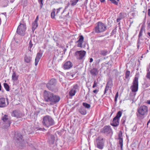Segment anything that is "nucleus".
Here are the masks:
<instances>
[{
	"mask_svg": "<svg viewBox=\"0 0 150 150\" xmlns=\"http://www.w3.org/2000/svg\"><path fill=\"white\" fill-rule=\"evenodd\" d=\"M43 97L45 101L51 102L50 105L57 103L60 99V98L58 96L54 95L52 93L46 90L44 91Z\"/></svg>",
	"mask_w": 150,
	"mask_h": 150,
	"instance_id": "f257e3e1",
	"label": "nucleus"
},
{
	"mask_svg": "<svg viewBox=\"0 0 150 150\" xmlns=\"http://www.w3.org/2000/svg\"><path fill=\"white\" fill-rule=\"evenodd\" d=\"M43 125L47 128L53 126L55 122L52 118L50 116L47 115L44 117L42 121Z\"/></svg>",
	"mask_w": 150,
	"mask_h": 150,
	"instance_id": "f03ea898",
	"label": "nucleus"
},
{
	"mask_svg": "<svg viewBox=\"0 0 150 150\" xmlns=\"http://www.w3.org/2000/svg\"><path fill=\"white\" fill-rule=\"evenodd\" d=\"M107 26L105 24L99 21L98 22L97 25L95 28L94 30L97 33H103L107 30Z\"/></svg>",
	"mask_w": 150,
	"mask_h": 150,
	"instance_id": "7ed1b4c3",
	"label": "nucleus"
},
{
	"mask_svg": "<svg viewBox=\"0 0 150 150\" xmlns=\"http://www.w3.org/2000/svg\"><path fill=\"white\" fill-rule=\"evenodd\" d=\"M26 25L24 23H20L19 25L18 26L17 31V33L21 36H23L25 34L26 30Z\"/></svg>",
	"mask_w": 150,
	"mask_h": 150,
	"instance_id": "20e7f679",
	"label": "nucleus"
},
{
	"mask_svg": "<svg viewBox=\"0 0 150 150\" xmlns=\"http://www.w3.org/2000/svg\"><path fill=\"white\" fill-rule=\"evenodd\" d=\"M86 54V52L84 50L77 51L75 52L74 56L78 60L83 61Z\"/></svg>",
	"mask_w": 150,
	"mask_h": 150,
	"instance_id": "39448f33",
	"label": "nucleus"
},
{
	"mask_svg": "<svg viewBox=\"0 0 150 150\" xmlns=\"http://www.w3.org/2000/svg\"><path fill=\"white\" fill-rule=\"evenodd\" d=\"M104 142L102 137H99L96 139L95 142V145L96 147L100 149H103L104 146Z\"/></svg>",
	"mask_w": 150,
	"mask_h": 150,
	"instance_id": "423d86ee",
	"label": "nucleus"
},
{
	"mask_svg": "<svg viewBox=\"0 0 150 150\" xmlns=\"http://www.w3.org/2000/svg\"><path fill=\"white\" fill-rule=\"evenodd\" d=\"M137 111L140 115H146L147 114L148 108L145 105H142L138 108Z\"/></svg>",
	"mask_w": 150,
	"mask_h": 150,
	"instance_id": "0eeeda50",
	"label": "nucleus"
},
{
	"mask_svg": "<svg viewBox=\"0 0 150 150\" xmlns=\"http://www.w3.org/2000/svg\"><path fill=\"white\" fill-rule=\"evenodd\" d=\"M138 78L137 77H135L134 79L132 85L131 87L132 92H135L138 91Z\"/></svg>",
	"mask_w": 150,
	"mask_h": 150,
	"instance_id": "6e6552de",
	"label": "nucleus"
},
{
	"mask_svg": "<svg viewBox=\"0 0 150 150\" xmlns=\"http://www.w3.org/2000/svg\"><path fill=\"white\" fill-rule=\"evenodd\" d=\"M102 132L106 135H111L112 134L113 132L112 129L110 126H105L101 130Z\"/></svg>",
	"mask_w": 150,
	"mask_h": 150,
	"instance_id": "1a4fd4ad",
	"label": "nucleus"
},
{
	"mask_svg": "<svg viewBox=\"0 0 150 150\" xmlns=\"http://www.w3.org/2000/svg\"><path fill=\"white\" fill-rule=\"evenodd\" d=\"M14 139L16 143L21 144L22 142H23V139L22 136L19 133H15Z\"/></svg>",
	"mask_w": 150,
	"mask_h": 150,
	"instance_id": "9d476101",
	"label": "nucleus"
},
{
	"mask_svg": "<svg viewBox=\"0 0 150 150\" xmlns=\"http://www.w3.org/2000/svg\"><path fill=\"white\" fill-rule=\"evenodd\" d=\"M2 120L6 124V127H5V128H6L10 126L11 122L10 119L8 118V115H4L2 117Z\"/></svg>",
	"mask_w": 150,
	"mask_h": 150,
	"instance_id": "9b49d317",
	"label": "nucleus"
},
{
	"mask_svg": "<svg viewBox=\"0 0 150 150\" xmlns=\"http://www.w3.org/2000/svg\"><path fill=\"white\" fill-rule=\"evenodd\" d=\"M9 104L8 100L7 98H0V108H4Z\"/></svg>",
	"mask_w": 150,
	"mask_h": 150,
	"instance_id": "f8f14e48",
	"label": "nucleus"
},
{
	"mask_svg": "<svg viewBox=\"0 0 150 150\" xmlns=\"http://www.w3.org/2000/svg\"><path fill=\"white\" fill-rule=\"evenodd\" d=\"M79 40L76 43H78L77 46L79 47H84L85 45H83L82 44L83 42L84 37L82 35H80L78 37Z\"/></svg>",
	"mask_w": 150,
	"mask_h": 150,
	"instance_id": "ddd939ff",
	"label": "nucleus"
},
{
	"mask_svg": "<svg viewBox=\"0 0 150 150\" xmlns=\"http://www.w3.org/2000/svg\"><path fill=\"white\" fill-rule=\"evenodd\" d=\"M78 90V85L77 84L74 85L69 92V95L71 96H74Z\"/></svg>",
	"mask_w": 150,
	"mask_h": 150,
	"instance_id": "4468645a",
	"label": "nucleus"
},
{
	"mask_svg": "<svg viewBox=\"0 0 150 150\" xmlns=\"http://www.w3.org/2000/svg\"><path fill=\"white\" fill-rule=\"evenodd\" d=\"M73 66L72 63L70 61L65 62L64 65V68L65 69H69L71 68Z\"/></svg>",
	"mask_w": 150,
	"mask_h": 150,
	"instance_id": "2eb2a0df",
	"label": "nucleus"
},
{
	"mask_svg": "<svg viewBox=\"0 0 150 150\" xmlns=\"http://www.w3.org/2000/svg\"><path fill=\"white\" fill-rule=\"evenodd\" d=\"M42 56V53H38L37 54L35 60V65L36 66L38 63L40 59Z\"/></svg>",
	"mask_w": 150,
	"mask_h": 150,
	"instance_id": "dca6fc26",
	"label": "nucleus"
},
{
	"mask_svg": "<svg viewBox=\"0 0 150 150\" xmlns=\"http://www.w3.org/2000/svg\"><path fill=\"white\" fill-rule=\"evenodd\" d=\"M12 71L13 74L12 76V80L13 82H15L18 80V75L16 72L14 70H13Z\"/></svg>",
	"mask_w": 150,
	"mask_h": 150,
	"instance_id": "f3484780",
	"label": "nucleus"
},
{
	"mask_svg": "<svg viewBox=\"0 0 150 150\" xmlns=\"http://www.w3.org/2000/svg\"><path fill=\"white\" fill-rule=\"evenodd\" d=\"M119 119L116 118V117H114L111 124L112 126L117 127L119 125Z\"/></svg>",
	"mask_w": 150,
	"mask_h": 150,
	"instance_id": "a211bd4d",
	"label": "nucleus"
},
{
	"mask_svg": "<svg viewBox=\"0 0 150 150\" xmlns=\"http://www.w3.org/2000/svg\"><path fill=\"white\" fill-rule=\"evenodd\" d=\"M12 116L17 118H20L21 116V114L20 111L17 110H15L13 111Z\"/></svg>",
	"mask_w": 150,
	"mask_h": 150,
	"instance_id": "6ab92c4d",
	"label": "nucleus"
},
{
	"mask_svg": "<svg viewBox=\"0 0 150 150\" xmlns=\"http://www.w3.org/2000/svg\"><path fill=\"white\" fill-rule=\"evenodd\" d=\"M122 134L121 133L119 134L118 135V139L119 140V144L120 146L121 147V149H122L123 146V139L122 137Z\"/></svg>",
	"mask_w": 150,
	"mask_h": 150,
	"instance_id": "aec40b11",
	"label": "nucleus"
},
{
	"mask_svg": "<svg viewBox=\"0 0 150 150\" xmlns=\"http://www.w3.org/2000/svg\"><path fill=\"white\" fill-rule=\"evenodd\" d=\"M80 113L82 115H84L86 114L87 112L85 108L81 106L79 109Z\"/></svg>",
	"mask_w": 150,
	"mask_h": 150,
	"instance_id": "412c9836",
	"label": "nucleus"
},
{
	"mask_svg": "<svg viewBox=\"0 0 150 150\" xmlns=\"http://www.w3.org/2000/svg\"><path fill=\"white\" fill-rule=\"evenodd\" d=\"M56 83V80L55 79H51L49 83H47V86L49 87L50 85H51L52 86H53L54 88L55 87V85Z\"/></svg>",
	"mask_w": 150,
	"mask_h": 150,
	"instance_id": "4be33fe9",
	"label": "nucleus"
},
{
	"mask_svg": "<svg viewBox=\"0 0 150 150\" xmlns=\"http://www.w3.org/2000/svg\"><path fill=\"white\" fill-rule=\"evenodd\" d=\"M90 72L92 75L96 76L98 73V69L96 68H93L90 70Z\"/></svg>",
	"mask_w": 150,
	"mask_h": 150,
	"instance_id": "5701e85b",
	"label": "nucleus"
},
{
	"mask_svg": "<svg viewBox=\"0 0 150 150\" xmlns=\"http://www.w3.org/2000/svg\"><path fill=\"white\" fill-rule=\"evenodd\" d=\"M38 25V23L37 22L34 21L33 22L32 25V30L34 32V30L37 28Z\"/></svg>",
	"mask_w": 150,
	"mask_h": 150,
	"instance_id": "b1692460",
	"label": "nucleus"
},
{
	"mask_svg": "<svg viewBox=\"0 0 150 150\" xmlns=\"http://www.w3.org/2000/svg\"><path fill=\"white\" fill-rule=\"evenodd\" d=\"M106 85L110 87V89H111L113 86L112 80L111 79H109L107 82Z\"/></svg>",
	"mask_w": 150,
	"mask_h": 150,
	"instance_id": "393cba45",
	"label": "nucleus"
},
{
	"mask_svg": "<svg viewBox=\"0 0 150 150\" xmlns=\"http://www.w3.org/2000/svg\"><path fill=\"white\" fill-rule=\"evenodd\" d=\"M31 59V57L29 56H28L27 55L25 56L24 57V60L25 62L28 63H29Z\"/></svg>",
	"mask_w": 150,
	"mask_h": 150,
	"instance_id": "a878e982",
	"label": "nucleus"
},
{
	"mask_svg": "<svg viewBox=\"0 0 150 150\" xmlns=\"http://www.w3.org/2000/svg\"><path fill=\"white\" fill-rule=\"evenodd\" d=\"M33 44L32 43L31 40H30L29 42L28 47V49L29 50V51L31 52V48L32 47H33Z\"/></svg>",
	"mask_w": 150,
	"mask_h": 150,
	"instance_id": "bb28decb",
	"label": "nucleus"
},
{
	"mask_svg": "<svg viewBox=\"0 0 150 150\" xmlns=\"http://www.w3.org/2000/svg\"><path fill=\"white\" fill-rule=\"evenodd\" d=\"M122 113V112L121 111H118L117 114L116 116L115 117H116V118L120 120V118L121 117Z\"/></svg>",
	"mask_w": 150,
	"mask_h": 150,
	"instance_id": "cd10ccee",
	"label": "nucleus"
},
{
	"mask_svg": "<svg viewBox=\"0 0 150 150\" xmlns=\"http://www.w3.org/2000/svg\"><path fill=\"white\" fill-rule=\"evenodd\" d=\"M79 0H71L70 2L71 3V5L72 6L75 5L78 2Z\"/></svg>",
	"mask_w": 150,
	"mask_h": 150,
	"instance_id": "c85d7f7f",
	"label": "nucleus"
},
{
	"mask_svg": "<svg viewBox=\"0 0 150 150\" xmlns=\"http://www.w3.org/2000/svg\"><path fill=\"white\" fill-rule=\"evenodd\" d=\"M4 88L7 91H9L10 90L9 87L8 85L6 83H4Z\"/></svg>",
	"mask_w": 150,
	"mask_h": 150,
	"instance_id": "c756f323",
	"label": "nucleus"
},
{
	"mask_svg": "<svg viewBox=\"0 0 150 150\" xmlns=\"http://www.w3.org/2000/svg\"><path fill=\"white\" fill-rule=\"evenodd\" d=\"M144 28L143 27H141L138 35L139 38H140L142 35L143 30Z\"/></svg>",
	"mask_w": 150,
	"mask_h": 150,
	"instance_id": "7c9ffc66",
	"label": "nucleus"
},
{
	"mask_svg": "<svg viewBox=\"0 0 150 150\" xmlns=\"http://www.w3.org/2000/svg\"><path fill=\"white\" fill-rule=\"evenodd\" d=\"M108 51L106 50H102L100 52V54L103 56H105L108 54Z\"/></svg>",
	"mask_w": 150,
	"mask_h": 150,
	"instance_id": "2f4dec72",
	"label": "nucleus"
},
{
	"mask_svg": "<svg viewBox=\"0 0 150 150\" xmlns=\"http://www.w3.org/2000/svg\"><path fill=\"white\" fill-rule=\"evenodd\" d=\"M82 104L86 108H89L91 107L90 105L87 103H83Z\"/></svg>",
	"mask_w": 150,
	"mask_h": 150,
	"instance_id": "473e14b6",
	"label": "nucleus"
},
{
	"mask_svg": "<svg viewBox=\"0 0 150 150\" xmlns=\"http://www.w3.org/2000/svg\"><path fill=\"white\" fill-rule=\"evenodd\" d=\"M130 72L129 71L127 70L126 71L125 73V78L128 79L129 78V76L130 75Z\"/></svg>",
	"mask_w": 150,
	"mask_h": 150,
	"instance_id": "72a5a7b5",
	"label": "nucleus"
},
{
	"mask_svg": "<svg viewBox=\"0 0 150 150\" xmlns=\"http://www.w3.org/2000/svg\"><path fill=\"white\" fill-rule=\"evenodd\" d=\"M47 87L49 90L52 91H53L54 87L53 86H52L51 85H50L49 86V87H48L47 83Z\"/></svg>",
	"mask_w": 150,
	"mask_h": 150,
	"instance_id": "f704fd0d",
	"label": "nucleus"
},
{
	"mask_svg": "<svg viewBox=\"0 0 150 150\" xmlns=\"http://www.w3.org/2000/svg\"><path fill=\"white\" fill-rule=\"evenodd\" d=\"M39 3L40 4V8L41 9L43 5V4L42 3L43 0H38Z\"/></svg>",
	"mask_w": 150,
	"mask_h": 150,
	"instance_id": "c9c22d12",
	"label": "nucleus"
},
{
	"mask_svg": "<svg viewBox=\"0 0 150 150\" xmlns=\"http://www.w3.org/2000/svg\"><path fill=\"white\" fill-rule=\"evenodd\" d=\"M126 120V117L124 116L122 117V119L121 120V122H122V124H124L125 122V121Z\"/></svg>",
	"mask_w": 150,
	"mask_h": 150,
	"instance_id": "e433bc0d",
	"label": "nucleus"
},
{
	"mask_svg": "<svg viewBox=\"0 0 150 150\" xmlns=\"http://www.w3.org/2000/svg\"><path fill=\"white\" fill-rule=\"evenodd\" d=\"M122 13H120V16H119L118 18L117 19V22H120V21L121 20L122 18V17L121 16L122 15Z\"/></svg>",
	"mask_w": 150,
	"mask_h": 150,
	"instance_id": "4c0bfd02",
	"label": "nucleus"
},
{
	"mask_svg": "<svg viewBox=\"0 0 150 150\" xmlns=\"http://www.w3.org/2000/svg\"><path fill=\"white\" fill-rule=\"evenodd\" d=\"M109 88H110V87H109V86H108L106 85V86L105 88V89L104 94H105L106 93L107 91H108L109 90Z\"/></svg>",
	"mask_w": 150,
	"mask_h": 150,
	"instance_id": "58836bf2",
	"label": "nucleus"
},
{
	"mask_svg": "<svg viewBox=\"0 0 150 150\" xmlns=\"http://www.w3.org/2000/svg\"><path fill=\"white\" fill-rule=\"evenodd\" d=\"M141 44V43L140 41V39L139 38L137 40V47L138 49H139Z\"/></svg>",
	"mask_w": 150,
	"mask_h": 150,
	"instance_id": "ea45409f",
	"label": "nucleus"
},
{
	"mask_svg": "<svg viewBox=\"0 0 150 150\" xmlns=\"http://www.w3.org/2000/svg\"><path fill=\"white\" fill-rule=\"evenodd\" d=\"M55 16V12L54 11H53L51 13V18H54Z\"/></svg>",
	"mask_w": 150,
	"mask_h": 150,
	"instance_id": "a19ab883",
	"label": "nucleus"
},
{
	"mask_svg": "<svg viewBox=\"0 0 150 150\" xmlns=\"http://www.w3.org/2000/svg\"><path fill=\"white\" fill-rule=\"evenodd\" d=\"M146 78L150 80V71L147 72L146 75Z\"/></svg>",
	"mask_w": 150,
	"mask_h": 150,
	"instance_id": "79ce46f5",
	"label": "nucleus"
},
{
	"mask_svg": "<svg viewBox=\"0 0 150 150\" xmlns=\"http://www.w3.org/2000/svg\"><path fill=\"white\" fill-rule=\"evenodd\" d=\"M97 86V83L96 82V81H94V83L92 86L93 88H94L95 87H96Z\"/></svg>",
	"mask_w": 150,
	"mask_h": 150,
	"instance_id": "37998d69",
	"label": "nucleus"
},
{
	"mask_svg": "<svg viewBox=\"0 0 150 150\" xmlns=\"http://www.w3.org/2000/svg\"><path fill=\"white\" fill-rule=\"evenodd\" d=\"M38 20H39V16H37L36 18L34 21L35 22L38 23Z\"/></svg>",
	"mask_w": 150,
	"mask_h": 150,
	"instance_id": "c03bdc74",
	"label": "nucleus"
},
{
	"mask_svg": "<svg viewBox=\"0 0 150 150\" xmlns=\"http://www.w3.org/2000/svg\"><path fill=\"white\" fill-rule=\"evenodd\" d=\"M98 92V90L97 89H95L93 91V93H96V94H97Z\"/></svg>",
	"mask_w": 150,
	"mask_h": 150,
	"instance_id": "a18cd8bd",
	"label": "nucleus"
},
{
	"mask_svg": "<svg viewBox=\"0 0 150 150\" xmlns=\"http://www.w3.org/2000/svg\"><path fill=\"white\" fill-rule=\"evenodd\" d=\"M62 8H59L57 9L56 14H57L59 12L60 9Z\"/></svg>",
	"mask_w": 150,
	"mask_h": 150,
	"instance_id": "49530a36",
	"label": "nucleus"
},
{
	"mask_svg": "<svg viewBox=\"0 0 150 150\" xmlns=\"http://www.w3.org/2000/svg\"><path fill=\"white\" fill-rule=\"evenodd\" d=\"M118 96V92H117L115 95V98L117 99Z\"/></svg>",
	"mask_w": 150,
	"mask_h": 150,
	"instance_id": "de8ad7c7",
	"label": "nucleus"
},
{
	"mask_svg": "<svg viewBox=\"0 0 150 150\" xmlns=\"http://www.w3.org/2000/svg\"><path fill=\"white\" fill-rule=\"evenodd\" d=\"M0 91H2V92H3V90H2V86L1 83H0Z\"/></svg>",
	"mask_w": 150,
	"mask_h": 150,
	"instance_id": "09e8293b",
	"label": "nucleus"
},
{
	"mask_svg": "<svg viewBox=\"0 0 150 150\" xmlns=\"http://www.w3.org/2000/svg\"><path fill=\"white\" fill-rule=\"evenodd\" d=\"M148 28L150 29V21L148 23Z\"/></svg>",
	"mask_w": 150,
	"mask_h": 150,
	"instance_id": "8fccbe9b",
	"label": "nucleus"
},
{
	"mask_svg": "<svg viewBox=\"0 0 150 150\" xmlns=\"http://www.w3.org/2000/svg\"><path fill=\"white\" fill-rule=\"evenodd\" d=\"M148 15L149 16H150V9L148 10Z\"/></svg>",
	"mask_w": 150,
	"mask_h": 150,
	"instance_id": "3c124183",
	"label": "nucleus"
},
{
	"mask_svg": "<svg viewBox=\"0 0 150 150\" xmlns=\"http://www.w3.org/2000/svg\"><path fill=\"white\" fill-rule=\"evenodd\" d=\"M93 61V59L92 58H91L90 59V61H89V62L90 63H91Z\"/></svg>",
	"mask_w": 150,
	"mask_h": 150,
	"instance_id": "603ef678",
	"label": "nucleus"
},
{
	"mask_svg": "<svg viewBox=\"0 0 150 150\" xmlns=\"http://www.w3.org/2000/svg\"><path fill=\"white\" fill-rule=\"evenodd\" d=\"M38 130H39L42 131V130H43V128H39L38 129Z\"/></svg>",
	"mask_w": 150,
	"mask_h": 150,
	"instance_id": "864d4df0",
	"label": "nucleus"
},
{
	"mask_svg": "<svg viewBox=\"0 0 150 150\" xmlns=\"http://www.w3.org/2000/svg\"><path fill=\"white\" fill-rule=\"evenodd\" d=\"M147 103L148 104H150V100H148L147 101Z\"/></svg>",
	"mask_w": 150,
	"mask_h": 150,
	"instance_id": "5fc2aeb1",
	"label": "nucleus"
},
{
	"mask_svg": "<svg viewBox=\"0 0 150 150\" xmlns=\"http://www.w3.org/2000/svg\"><path fill=\"white\" fill-rule=\"evenodd\" d=\"M100 1L102 3L104 2L105 1V0H100Z\"/></svg>",
	"mask_w": 150,
	"mask_h": 150,
	"instance_id": "6e6d98bb",
	"label": "nucleus"
},
{
	"mask_svg": "<svg viewBox=\"0 0 150 150\" xmlns=\"http://www.w3.org/2000/svg\"><path fill=\"white\" fill-rule=\"evenodd\" d=\"M117 100V98H115V102H116Z\"/></svg>",
	"mask_w": 150,
	"mask_h": 150,
	"instance_id": "4d7b16f0",
	"label": "nucleus"
},
{
	"mask_svg": "<svg viewBox=\"0 0 150 150\" xmlns=\"http://www.w3.org/2000/svg\"><path fill=\"white\" fill-rule=\"evenodd\" d=\"M120 22H119V23H118V24L119 25V28L120 29Z\"/></svg>",
	"mask_w": 150,
	"mask_h": 150,
	"instance_id": "13d9d810",
	"label": "nucleus"
},
{
	"mask_svg": "<svg viewBox=\"0 0 150 150\" xmlns=\"http://www.w3.org/2000/svg\"><path fill=\"white\" fill-rule=\"evenodd\" d=\"M150 122V119L149 120L148 122L147 125H148L149 123Z\"/></svg>",
	"mask_w": 150,
	"mask_h": 150,
	"instance_id": "bf43d9fd",
	"label": "nucleus"
},
{
	"mask_svg": "<svg viewBox=\"0 0 150 150\" xmlns=\"http://www.w3.org/2000/svg\"><path fill=\"white\" fill-rule=\"evenodd\" d=\"M46 130L44 128H43V130H42V131H45Z\"/></svg>",
	"mask_w": 150,
	"mask_h": 150,
	"instance_id": "052dcab7",
	"label": "nucleus"
},
{
	"mask_svg": "<svg viewBox=\"0 0 150 150\" xmlns=\"http://www.w3.org/2000/svg\"><path fill=\"white\" fill-rule=\"evenodd\" d=\"M149 68H147V71L148 72V71H149Z\"/></svg>",
	"mask_w": 150,
	"mask_h": 150,
	"instance_id": "680f3d73",
	"label": "nucleus"
},
{
	"mask_svg": "<svg viewBox=\"0 0 150 150\" xmlns=\"http://www.w3.org/2000/svg\"><path fill=\"white\" fill-rule=\"evenodd\" d=\"M135 94H136V93H134V96H135Z\"/></svg>",
	"mask_w": 150,
	"mask_h": 150,
	"instance_id": "e2e57ef3",
	"label": "nucleus"
},
{
	"mask_svg": "<svg viewBox=\"0 0 150 150\" xmlns=\"http://www.w3.org/2000/svg\"><path fill=\"white\" fill-rule=\"evenodd\" d=\"M149 50H150V45L149 46Z\"/></svg>",
	"mask_w": 150,
	"mask_h": 150,
	"instance_id": "0e129e2a",
	"label": "nucleus"
},
{
	"mask_svg": "<svg viewBox=\"0 0 150 150\" xmlns=\"http://www.w3.org/2000/svg\"><path fill=\"white\" fill-rule=\"evenodd\" d=\"M117 1H119V0H117Z\"/></svg>",
	"mask_w": 150,
	"mask_h": 150,
	"instance_id": "69168bd1",
	"label": "nucleus"
},
{
	"mask_svg": "<svg viewBox=\"0 0 150 150\" xmlns=\"http://www.w3.org/2000/svg\"><path fill=\"white\" fill-rule=\"evenodd\" d=\"M16 42L18 43V41Z\"/></svg>",
	"mask_w": 150,
	"mask_h": 150,
	"instance_id": "338daca9",
	"label": "nucleus"
},
{
	"mask_svg": "<svg viewBox=\"0 0 150 150\" xmlns=\"http://www.w3.org/2000/svg\"><path fill=\"white\" fill-rule=\"evenodd\" d=\"M61 80H60V81H61Z\"/></svg>",
	"mask_w": 150,
	"mask_h": 150,
	"instance_id": "774afa93",
	"label": "nucleus"
}]
</instances>
